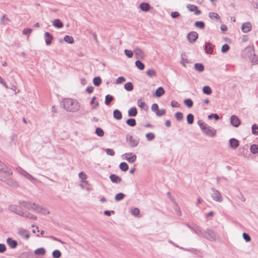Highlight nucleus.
I'll use <instances>...</instances> for the list:
<instances>
[{"instance_id": "09e8293b", "label": "nucleus", "mask_w": 258, "mask_h": 258, "mask_svg": "<svg viewBox=\"0 0 258 258\" xmlns=\"http://www.w3.org/2000/svg\"><path fill=\"white\" fill-rule=\"evenodd\" d=\"M187 122L188 124H191L194 122V115L189 113L188 114L186 117Z\"/></svg>"}, {"instance_id": "cd10ccee", "label": "nucleus", "mask_w": 258, "mask_h": 258, "mask_svg": "<svg viewBox=\"0 0 258 258\" xmlns=\"http://www.w3.org/2000/svg\"><path fill=\"white\" fill-rule=\"evenodd\" d=\"M137 109L135 107L131 108L128 111V115L131 117H135L137 115Z\"/></svg>"}, {"instance_id": "a18cd8bd", "label": "nucleus", "mask_w": 258, "mask_h": 258, "mask_svg": "<svg viewBox=\"0 0 258 258\" xmlns=\"http://www.w3.org/2000/svg\"><path fill=\"white\" fill-rule=\"evenodd\" d=\"M195 26L197 27H198L201 29H204L205 27V25L204 22L203 21H197L195 23Z\"/></svg>"}, {"instance_id": "20e7f679", "label": "nucleus", "mask_w": 258, "mask_h": 258, "mask_svg": "<svg viewBox=\"0 0 258 258\" xmlns=\"http://www.w3.org/2000/svg\"><path fill=\"white\" fill-rule=\"evenodd\" d=\"M203 237L210 241H216L218 236L214 230L211 229H207L205 231Z\"/></svg>"}, {"instance_id": "0e129e2a", "label": "nucleus", "mask_w": 258, "mask_h": 258, "mask_svg": "<svg viewBox=\"0 0 258 258\" xmlns=\"http://www.w3.org/2000/svg\"><path fill=\"white\" fill-rule=\"evenodd\" d=\"M252 133L254 135H258V131H256V129H258V125L256 124H254L252 125Z\"/></svg>"}, {"instance_id": "39448f33", "label": "nucleus", "mask_w": 258, "mask_h": 258, "mask_svg": "<svg viewBox=\"0 0 258 258\" xmlns=\"http://www.w3.org/2000/svg\"><path fill=\"white\" fill-rule=\"evenodd\" d=\"M126 142L128 144L131 148H135L139 144V139L136 140L133 138V136L130 134H127L126 136Z\"/></svg>"}, {"instance_id": "bb28decb", "label": "nucleus", "mask_w": 258, "mask_h": 258, "mask_svg": "<svg viewBox=\"0 0 258 258\" xmlns=\"http://www.w3.org/2000/svg\"><path fill=\"white\" fill-rule=\"evenodd\" d=\"M113 117L117 120L121 119L122 117L121 112L118 109L113 111Z\"/></svg>"}, {"instance_id": "c9c22d12", "label": "nucleus", "mask_w": 258, "mask_h": 258, "mask_svg": "<svg viewBox=\"0 0 258 258\" xmlns=\"http://www.w3.org/2000/svg\"><path fill=\"white\" fill-rule=\"evenodd\" d=\"M124 88L126 90L131 91L133 90L134 86L131 82H127L124 84Z\"/></svg>"}, {"instance_id": "a211bd4d", "label": "nucleus", "mask_w": 258, "mask_h": 258, "mask_svg": "<svg viewBox=\"0 0 258 258\" xmlns=\"http://www.w3.org/2000/svg\"><path fill=\"white\" fill-rule=\"evenodd\" d=\"M189 11L191 12H195V14L199 15L201 14V11L198 10V7L194 5H188L186 6Z\"/></svg>"}, {"instance_id": "393cba45", "label": "nucleus", "mask_w": 258, "mask_h": 258, "mask_svg": "<svg viewBox=\"0 0 258 258\" xmlns=\"http://www.w3.org/2000/svg\"><path fill=\"white\" fill-rule=\"evenodd\" d=\"M165 93L164 89L162 87H158L156 91L155 94L153 95L154 96L157 97H160L162 95H163Z\"/></svg>"}, {"instance_id": "6e6552de", "label": "nucleus", "mask_w": 258, "mask_h": 258, "mask_svg": "<svg viewBox=\"0 0 258 258\" xmlns=\"http://www.w3.org/2000/svg\"><path fill=\"white\" fill-rule=\"evenodd\" d=\"M254 53V47L253 46L246 47L243 52V55L248 58L251 57Z\"/></svg>"}, {"instance_id": "79ce46f5", "label": "nucleus", "mask_w": 258, "mask_h": 258, "mask_svg": "<svg viewBox=\"0 0 258 258\" xmlns=\"http://www.w3.org/2000/svg\"><path fill=\"white\" fill-rule=\"evenodd\" d=\"M53 258H60L61 256V253L59 250H54L52 253Z\"/></svg>"}, {"instance_id": "4468645a", "label": "nucleus", "mask_w": 258, "mask_h": 258, "mask_svg": "<svg viewBox=\"0 0 258 258\" xmlns=\"http://www.w3.org/2000/svg\"><path fill=\"white\" fill-rule=\"evenodd\" d=\"M1 180L4 182H6L7 184L12 186L14 187H17L19 186L18 183L16 181L14 180L12 178H2Z\"/></svg>"}, {"instance_id": "bf43d9fd", "label": "nucleus", "mask_w": 258, "mask_h": 258, "mask_svg": "<svg viewBox=\"0 0 258 258\" xmlns=\"http://www.w3.org/2000/svg\"><path fill=\"white\" fill-rule=\"evenodd\" d=\"M179 248L183 249L184 250L190 251V252L193 253L197 254L199 251V250L195 249V248L187 249V248H182V247H179Z\"/></svg>"}, {"instance_id": "e433bc0d", "label": "nucleus", "mask_w": 258, "mask_h": 258, "mask_svg": "<svg viewBox=\"0 0 258 258\" xmlns=\"http://www.w3.org/2000/svg\"><path fill=\"white\" fill-rule=\"evenodd\" d=\"M102 82V80L100 77H96L93 79V84L96 86L100 85Z\"/></svg>"}, {"instance_id": "58836bf2", "label": "nucleus", "mask_w": 258, "mask_h": 258, "mask_svg": "<svg viewBox=\"0 0 258 258\" xmlns=\"http://www.w3.org/2000/svg\"><path fill=\"white\" fill-rule=\"evenodd\" d=\"M203 92L206 95H210L212 93V90L208 86H205L203 88Z\"/></svg>"}, {"instance_id": "ea45409f", "label": "nucleus", "mask_w": 258, "mask_h": 258, "mask_svg": "<svg viewBox=\"0 0 258 258\" xmlns=\"http://www.w3.org/2000/svg\"><path fill=\"white\" fill-rule=\"evenodd\" d=\"M119 168L123 171H126L128 169V166L125 162H121L119 164Z\"/></svg>"}, {"instance_id": "7ed1b4c3", "label": "nucleus", "mask_w": 258, "mask_h": 258, "mask_svg": "<svg viewBox=\"0 0 258 258\" xmlns=\"http://www.w3.org/2000/svg\"><path fill=\"white\" fill-rule=\"evenodd\" d=\"M198 124L200 126L201 130L207 136L210 137H214L216 134V130L206 124L201 120L198 121Z\"/></svg>"}, {"instance_id": "5701e85b", "label": "nucleus", "mask_w": 258, "mask_h": 258, "mask_svg": "<svg viewBox=\"0 0 258 258\" xmlns=\"http://www.w3.org/2000/svg\"><path fill=\"white\" fill-rule=\"evenodd\" d=\"M44 35L46 37L45 41L46 45H50L51 43L52 40L53 39L52 35L48 32H45Z\"/></svg>"}, {"instance_id": "6e6d98bb", "label": "nucleus", "mask_w": 258, "mask_h": 258, "mask_svg": "<svg viewBox=\"0 0 258 258\" xmlns=\"http://www.w3.org/2000/svg\"><path fill=\"white\" fill-rule=\"evenodd\" d=\"M229 46L227 44H225L222 46L221 52L222 53H226L229 50Z\"/></svg>"}, {"instance_id": "f704fd0d", "label": "nucleus", "mask_w": 258, "mask_h": 258, "mask_svg": "<svg viewBox=\"0 0 258 258\" xmlns=\"http://www.w3.org/2000/svg\"><path fill=\"white\" fill-rule=\"evenodd\" d=\"M126 123L129 126L133 127L136 125V121L134 118H131L126 120Z\"/></svg>"}, {"instance_id": "9d476101", "label": "nucleus", "mask_w": 258, "mask_h": 258, "mask_svg": "<svg viewBox=\"0 0 258 258\" xmlns=\"http://www.w3.org/2000/svg\"><path fill=\"white\" fill-rule=\"evenodd\" d=\"M18 171L22 175L24 176L26 178L30 180H34L36 181H38V180L33 177L31 174H30L29 173L26 172L24 169H22L21 168L19 167L17 168Z\"/></svg>"}, {"instance_id": "423d86ee", "label": "nucleus", "mask_w": 258, "mask_h": 258, "mask_svg": "<svg viewBox=\"0 0 258 258\" xmlns=\"http://www.w3.org/2000/svg\"><path fill=\"white\" fill-rule=\"evenodd\" d=\"M211 190L212 193L211 194V196L212 199L216 202H221L223 199L220 192L213 187L211 188Z\"/></svg>"}, {"instance_id": "13d9d810", "label": "nucleus", "mask_w": 258, "mask_h": 258, "mask_svg": "<svg viewBox=\"0 0 258 258\" xmlns=\"http://www.w3.org/2000/svg\"><path fill=\"white\" fill-rule=\"evenodd\" d=\"M131 213L133 215L137 216L140 214V210L138 208H135L132 210Z\"/></svg>"}, {"instance_id": "1a4fd4ad", "label": "nucleus", "mask_w": 258, "mask_h": 258, "mask_svg": "<svg viewBox=\"0 0 258 258\" xmlns=\"http://www.w3.org/2000/svg\"><path fill=\"white\" fill-rule=\"evenodd\" d=\"M18 171L22 175L24 176L26 178L30 180H34L36 181H38V180L33 177L31 174H30L29 173L26 172L24 169H22L21 168L19 167L17 168Z\"/></svg>"}, {"instance_id": "4d7b16f0", "label": "nucleus", "mask_w": 258, "mask_h": 258, "mask_svg": "<svg viewBox=\"0 0 258 258\" xmlns=\"http://www.w3.org/2000/svg\"><path fill=\"white\" fill-rule=\"evenodd\" d=\"M137 104H138V106L139 107H140L141 109H143L145 105V102L143 101L142 99H140L138 100Z\"/></svg>"}, {"instance_id": "49530a36", "label": "nucleus", "mask_w": 258, "mask_h": 258, "mask_svg": "<svg viewBox=\"0 0 258 258\" xmlns=\"http://www.w3.org/2000/svg\"><path fill=\"white\" fill-rule=\"evenodd\" d=\"M250 151L253 154H256L258 153V145L253 144L251 146L250 148Z\"/></svg>"}, {"instance_id": "0eeeda50", "label": "nucleus", "mask_w": 258, "mask_h": 258, "mask_svg": "<svg viewBox=\"0 0 258 258\" xmlns=\"http://www.w3.org/2000/svg\"><path fill=\"white\" fill-rule=\"evenodd\" d=\"M124 157L123 159H125L129 163H133L135 162L137 159V156L133 153H126L122 155Z\"/></svg>"}, {"instance_id": "338daca9", "label": "nucleus", "mask_w": 258, "mask_h": 258, "mask_svg": "<svg viewBox=\"0 0 258 258\" xmlns=\"http://www.w3.org/2000/svg\"><path fill=\"white\" fill-rule=\"evenodd\" d=\"M32 31V30L31 28H25L23 31V34L24 35H30Z\"/></svg>"}, {"instance_id": "412c9836", "label": "nucleus", "mask_w": 258, "mask_h": 258, "mask_svg": "<svg viewBox=\"0 0 258 258\" xmlns=\"http://www.w3.org/2000/svg\"><path fill=\"white\" fill-rule=\"evenodd\" d=\"M7 243L12 248H15L18 245L17 241L10 237L7 238Z\"/></svg>"}, {"instance_id": "2eb2a0df", "label": "nucleus", "mask_w": 258, "mask_h": 258, "mask_svg": "<svg viewBox=\"0 0 258 258\" xmlns=\"http://www.w3.org/2000/svg\"><path fill=\"white\" fill-rule=\"evenodd\" d=\"M231 124L234 127H238L240 124V120L238 117L235 115H232L230 117Z\"/></svg>"}, {"instance_id": "aec40b11", "label": "nucleus", "mask_w": 258, "mask_h": 258, "mask_svg": "<svg viewBox=\"0 0 258 258\" xmlns=\"http://www.w3.org/2000/svg\"><path fill=\"white\" fill-rule=\"evenodd\" d=\"M135 57L138 60L143 59L144 57V53L143 51L139 48H137L134 50Z\"/></svg>"}, {"instance_id": "8fccbe9b", "label": "nucleus", "mask_w": 258, "mask_h": 258, "mask_svg": "<svg viewBox=\"0 0 258 258\" xmlns=\"http://www.w3.org/2000/svg\"><path fill=\"white\" fill-rule=\"evenodd\" d=\"M174 116L177 121H181L183 118V114L181 112H176Z\"/></svg>"}, {"instance_id": "37998d69", "label": "nucleus", "mask_w": 258, "mask_h": 258, "mask_svg": "<svg viewBox=\"0 0 258 258\" xmlns=\"http://www.w3.org/2000/svg\"><path fill=\"white\" fill-rule=\"evenodd\" d=\"M249 59L253 64H258V57L255 54L249 58Z\"/></svg>"}, {"instance_id": "a878e982", "label": "nucleus", "mask_w": 258, "mask_h": 258, "mask_svg": "<svg viewBox=\"0 0 258 258\" xmlns=\"http://www.w3.org/2000/svg\"><path fill=\"white\" fill-rule=\"evenodd\" d=\"M109 177L111 181L113 183H118L121 181V178L115 174H111Z\"/></svg>"}, {"instance_id": "c03bdc74", "label": "nucleus", "mask_w": 258, "mask_h": 258, "mask_svg": "<svg viewBox=\"0 0 258 258\" xmlns=\"http://www.w3.org/2000/svg\"><path fill=\"white\" fill-rule=\"evenodd\" d=\"M95 133L100 137H103L104 135L103 130L100 127H97L96 128Z\"/></svg>"}, {"instance_id": "f257e3e1", "label": "nucleus", "mask_w": 258, "mask_h": 258, "mask_svg": "<svg viewBox=\"0 0 258 258\" xmlns=\"http://www.w3.org/2000/svg\"><path fill=\"white\" fill-rule=\"evenodd\" d=\"M19 205L28 210H33L36 212L40 213L44 215L49 214V212L46 208L30 201H20Z\"/></svg>"}, {"instance_id": "c756f323", "label": "nucleus", "mask_w": 258, "mask_h": 258, "mask_svg": "<svg viewBox=\"0 0 258 258\" xmlns=\"http://www.w3.org/2000/svg\"><path fill=\"white\" fill-rule=\"evenodd\" d=\"M34 254L38 255H43L45 254L46 250L43 247L37 248L34 250Z\"/></svg>"}, {"instance_id": "6ab92c4d", "label": "nucleus", "mask_w": 258, "mask_h": 258, "mask_svg": "<svg viewBox=\"0 0 258 258\" xmlns=\"http://www.w3.org/2000/svg\"><path fill=\"white\" fill-rule=\"evenodd\" d=\"M229 145L231 148L235 149L239 146V142L238 140L231 138L229 140Z\"/></svg>"}, {"instance_id": "de8ad7c7", "label": "nucleus", "mask_w": 258, "mask_h": 258, "mask_svg": "<svg viewBox=\"0 0 258 258\" xmlns=\"http://www.w3.org/2000/svg\"><path fill=\"white\" fill-rule=\"evenodd\" d=\"M64 40L70 44L73 43L74 41V38L72 36L69 35H66L64 36Z\"/></svg>"}, {"instance_id": "dca6fc26", "label": "nucleus", "mask_w": 258, "mask_h": 258, "mask_svg": "<svg viewBox=\"0 0 258 258\" xmlns=\"http://www.w3.org/2000/svg\"><path fill=\"white\" fill-rule=\"evenodd\" d=\"M0 171L7 174L8 175H11L12 171L5 164L0 161Z\"/></svg>"}, {"instance_id": "9b49d317", "label": "nucleus", "mask_w": 258, "mask_h": 258, "mask_svg": "<svg viewBox=\"0 0 258 258\" xmlns=\"http://www.w3.org/2000/svg\"><path fill=\"white\" fill-rule=\"evenodd\" d=\"M9 210L19 215H24V212L18 206L15 205H11L9 206Z\"/></svg>"}, {"instance_id": "e2e57ef3", "label": "nucleus", "mask_w": 258, "mask_h": 258, "mask_svg": "<svg viewBox=\"0 0 258 258\" xmlns=\"http://www.w3.org/2000/svg\"><path fill=\"white\" fill-rule=\"evenodd\" d=\"M105 151L106 154L108 155L113 156L115 155V152L113 149L109 148L106 149Z\"/></svg>"}, {"instance_id": "f8f14e48", "label": "nucleus", "mask_w": 258, "mask_h": 258, "mask_svg": "<svg viewBox=\"0 0 258 258\" xmlns=\"http://www.w3.org/2000/svg\"><path fill=\"white\" fill-rule=\"evenodd\" d=\"M198 37V34L197 32L192 31L189 32L187 35V38L188 41L192 43L195 42Z\"/></svg>"}, {"instance_id": "c85d7f7f", "label": "nucleus", "mask_w": 258, "mask_h": 258, "mask_svg": "<svg viewBox=\"0 0 258 258\" xmlns=\"http://www.w3.org/2000/svg\"><path fill=\"white\" fill-rule=\"evenodd\" d=\"M140 8L143 11L147 12L150 9L151 6L148 3H142L140 4Z\"/></svg>"}, {"instance_id": "ddd939ff", "label": "nucleus", "mask_w": 258, "mask_h": 258, "mask_svg": "<svg viewBox=\"0 0 258 258\" xmlns=\"http://www.w3.org/2000/svg\"><path fill=\"white\" fill-rule=\"evenodd\" d=\"M17 233L25 240H28L29 238L30 234L29 231L25 229L19 228Z\"/></svg>"}, {"instance_id": "4be33fe9", "label": "nucleus", "mask_w": 258, "mask_h": 258, "mask_svg": "<svg viewBox=\"0 0 258 258\" xmlns=\"http://www.w3.org/2000/svg\"><path fill=\"white\" fill-rule=\"evenodd\" d=\"M214 46L210 42H207L205 44V52L208 54H212Z\"/></svg>"}, {"instance_id": "4c0bfd02", "label": "nucleus", "mask_w": 258, "mask_h": 258, "mask_svg": "<svg viewBox=\"0 0 258 258\" xmlns=\"http://www.w3.org/2000/svg\"><path fill=\"white\" fill-rule=\"evenodd\" d=\"M135 64L140 70H143L145 68V65L140 60H137L135 62Z\"/></svg>"}, {"instance_id": "603ef678", "label": "nucleus", "mask_w": 258, "mask_h": 258, "mask_svg": "<svg viewBox=\"0 0 258 258\" xmlns=\"http://www.w3.org/2000/svg\"><path fill=\"white\" fill-rule=\"evenodd\" d=\"M146 137L148 141H151L155 139V136L153 133H149L146 135Z\"/></svg>"}, {"instance_id": "2f4dec72", "label": "nucleus", "mask_w": 258, "mask_h": 258, "mask_svg": "<svg viewBox=\"0 0 258 258\" xmlns=\"http://www.w3.org/2000/svg\"><path fill=\"white\" fill-rule=\"evenodd\" d=\"M192 229L197 234L203 236L204 233L202 231L201 228L197 226V225H194L192 226Z\"/></svg>"}, {"instance_id": "680f3d73", "label": "nucleus", "mask_w": 258, "mask_h": 258, "mask_svg": "<svg viewBox=\"0 0 258 258\" xmlns=\"http://www.w3.org/2000/svg\"><path fill=\"white\" fill-rule=\"evenodd\" d=\"M165 113H166V110L165 109H161L160 110H158L156 112V115L159 116H163V115H165Z\"/></svg>"}, {"instance_id": "864d4df0", "label": "nucleus", "mask_w": 258, "mask_h": 258, "mask_svg": "<svg viewBox=\"0 0 258 258\" xmlns=\"http://www.w3.org/2000/svg\"><path fill=\"white\" fill-rule=\"evenodd\" d=\"M146 74L150 77H155L156 76V72L153 69H149L146 72Z\"/></svg>"}, {"instance_id": "774afa93", "label": "nucleus", "mask_w": 258, "mask_h": 258, "mask_svg": "<svg viewBox=\"0 0 258 258\" xmlns=\"http://www.w3.org/2000/svg\"><path fill=\"white\" fill-rule=\"evenodd\" d=\"M151 110L153 111H157L159 110V106L157 103H154L151 106Z\"/></svg>"}, {"instance_id": "052dcab7", "label": "nucleus", "mask_w": 258, "mask_h": 258, "mask_svg": "<svg viewBox=\"0 0 258 258\" xmlns=\"http://www.w3.org/2000/svg\"><path fill=\"white\" fill-rule=\"evenodd\" d=\"M242 237L243 238V239L246 241V242H249L251 240V237L250 236H249V235L247 233H243L242 234Z\"/></svg>"}, {"instance_id": "5fc2aeb1", "label": "nucleus", "mask_w": 258, "mask_h": 258, "mask_svg": "<svg viewBox=\"0 0 258 258\" xmlns=\"http://www.w3.org/2000/svg\"><path fill=\"white\" fill-rule=\"evenodd\" d=\"M125 197V195L123 193H118L117 195H116L115 197V200L116 201H119L120 200H122Z\"/></svg>"}, {"instance_id": "473e14b6", "label": "nucleus", "mask_w": 258, "mask_h": 258, "mask_svg": "<svg viewBox=\"0 0 258 258\" xmlns=\"http://www.w3.org/2000/svg\"><path fill=\"white\" fill-rule=\"evenodd\" d=\"M113 99L114 97L112 96L109 94L105 96V104L106 105H109L110 104L111 102L113 100Z\"/></svg>"}, {"instance_id": "7c9ffc66", "label": "nucleus", "mask_w": 258, "mask_h": 258, "mask_svg": "<svg viewBox=\"0 0 258 258\" xmlns=\"http://www.w3.org/2000/svg\"><path fill=\"white\" fill-rule=\"evenodd\" d=\"M194 67L195 69L199 72H202L204 70V66L202 63H195Z\"/></svg>"}, {"instance_id": "3c124183", "label": "nucleus", "mask_w": 258, "mask_h": 258, "mask_svg": "<svg viewBox=\"0 0 258 258\" xmlns=\"http://www.w3.org/2000/svg\"><path fill=\"white\" fill-rule=\"evenodd\" d=\"M184 104L188 108H190L193 105V102L190 99H186L184 100Z\"/></svg>"}, {"instance_id": "a19ab883", "label": "nucleus", "mask_w": 258, "mask_h": 258, "mask_svg": "<svg viewBox=\"0 0 258 258\" xmlns=\"http://www.w3.org/2000/svg\"><path fill=\"white\" fill-rule=\"evenodd\" d=\"M22 216H24L25 217H26L29 219H33V220H36L37 217L35 215H34L32 214H31L30 213H24V215H22Z\"/></svg>"}, {"instance_id": "69168bd1", "label": "nucleus", "mask_w": 258, "mask_h": 258, "mask_svg": "<svg viewBox=\"0 0 258 258\" xmlns=\"http://www.w3.org/2000/svg\"><path fill=\"white\" fill-rule=\"evenodd\" d=\"M124 53L126 56H127L128 58H131L133 56V53L131 50H129L127 49L124 50Z\"/></svg>"}, {"instance_id": "72a5a7b5", "label": "nucleus", "mask_w": 258, "mask_h": 258, "mask_svg": "<svg viewBox=\"0 0 258 258\" xmlns=\"http://www.w3.org/2000/svg\"><path fill=\"white\" fill-rule=\"evenodd\" d=\"M53 25L56 28H60L63 27V24L59 19H56L53 22Z\"/></svg>"}, {"instance_id": "b1692460", "label": "nucleus", "mask_w": 258, "mask_h": 258, "mask_svg": "<svg viewBox=\"0 0 258 258\" xmlns=\"http://www.w3.org/2000/svg\"><path fill=\"white\" fill-rule=\"evenodd\" d=\"M208 16L213 21H218L220 20V17L217 13L209 12Z\"/></svg>"}, {"instance_id": "f03ea898", "label": "nucleus", "mask_w": 258, "mask_h": 258, "mask_svg": "<svg viewBox=\"0 0 258 258\" xmlns=\"http://www.w3.org/2000/svg\"><path fill=\"white\" fill-rule=\"evenodd\" d=\"M61 105L67 111L70 112H76L79 110L80 106L79 102L71 98H65L62 100Z\"/></svg>"}, {"instance_id": "f3484780", "label": "nucleus", "mask_w": 258, "mask_h": 258, "mask_svg": "<svg viewBox=\"0 0 258 258\" xmlns=\"http://www.w3.org/2000/svg\"><path fill=\"white\" fill-rule=\"evenodd\" d=\"M252 29V25L249 22L242 24L241 26V30L243 33H247L250 32Z\"/></svg>"}]
</instances>
